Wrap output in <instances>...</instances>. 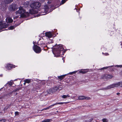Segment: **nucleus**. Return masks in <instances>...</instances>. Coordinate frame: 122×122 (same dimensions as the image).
<instances>
[{"label": "nucleus", "instance_id": "f257e3e1", "mask_svg": "<svg viewBox=\"0 0 122 122\" xmlns=\"http://www.w3.org/2000/svg\"><path fill=\"white\" fill-rule=\"evenodd\" d=\"M15 14L17 16L14 17V19L17 18L19 16L18 15H20L21 17H24L28 16L29 15V13L26 11L24 9V7L22 6L19 8V10L16 12Z\"/></svg>", "mask_w": 122, "mask_h": 122}, {"label": "nucleus", "instance_id": "f03ea898", "mask_svg": "<svg viewBox=\"0 0 122 122\" xmlns=\"http://www.w3.org/2000/svg\"><path fill=\"white\" fill-rule=\"evenodd\" d=\"M63 48L61 45H56L53 48V54L56 55V56L58 57L60 56L61 51H63Z\"/></svg>", "mask_w": 122, "mask_h": 122}, {"label": "nucleus", "instance_id": "7ed1b4c3", "mask_svg": "<svg viewBox=\"0 0 122 122\" xmlns=\"http://www.w3.org/2000/svg\"><path fill=\"white\" fill-rule=\"evenodd\" d=\"M41 6V4L38 2L32 1L30 5V6L32 8L37 9Z\"/></svg>", "mask_w": 122, "mask_h": 122}, {"label": "nucleus", "instance_id": "20e7f679", "mask_svg": "<svg viewBox=\"0 0 122 122\" xmlns=\"http://www.w3.org/2000/svg\"><path fill=\"white\" fill-rule=\"evenodd\" d=\"M34 51L36 53H40L41 51L40 48L37 45H34L33 47Z\"/></svg>", "mask_w": 122, "mask_h": 122}, {"label": "nucleus", "instance_id": "39448f33", "mask_svg": "<svg viewBox=\"0 0 122 122\" xmlns=\"http://www.w3.org/2000/svg\"><path fill=\"white\" fill-rule=\"evenodd\" d=\"M8 26V24L4 23L2 21L0 22V32L3 28H6Z\"/></svg>", "mask_w": 122, "mask_h": 122}, {"label": "nucleus", "instance_id": "423d86ee", "mask_svg": "<svg viewBox=\"0 0 122 122\" xmlns=\"http://www.w3.org/2000/svg\"><path fill=\"white\" fill-rule=\"evenodd\" d=\"M18 8V7L17 5H14L10 6L9 7V10L10 11H14L16 10Z\"/></svg>", "mask_w": 122, "mask_h": 122}, {"label": "nucleus", "instance_id": "0eeeda50", "mask_svg": "<svg viewBox=\"0 0 122 122\" xmlns=\"http://www.w3.org/2000/svg\"><path fill=\"white\" fill-rule=\"evenodd\" d=\"M119 86V82L116 83L115 84H113L111 85H110L108 86V88H114V87H118Z\"/></svg>", "mask_w": 122, "mask_h": 122}, {"label": "nucleus", "instance_id": "6e6552de", "mask_svg": "<svg viewBox=\"0 0 122 122\" xmlns=\"http://www.w3.org/2000/svg\"><path fill=\"white\" fill-rule=\"evenodd\" d=\"M113 77L112 75H110L106 74L103 75L102 77L104 79H111Z\"/></svg>", "mask_w": 122, "mask_h": 122}, {"label": "nucleus", "instance_id": "1a4fd4ad", "mask_svg": "<svg viewBox=\"0 0 122 122\" xmlns=\"http://www.w3.org/2000/svg\"><path fill=\"white\" fill-rule=\"evenodd\" d=\"M78 99L79 100H83L84 99H86V100H88L90 99V98L89 97H86L84 96H81L78 97Z\"/></svg>", "mask_w": 122, "mask_h": 122}, {"label": "nucleus", "instance_id": "9d476101", "mask_svg": "<svg viewBox=\"0 0 122 122\" xmlns=\"http://www.w3.org/2000/svg\"><path fill=\"white\" fill-rule=\"evenodd\" d=\"M15 66L10 64H8L7 65L6 68L8 69H10L12 67H15Z\"/></svg>", "mask_w": 122, "mask_h": 122}, {"label": "nucleus", "instance_id": "9b49d317", "mask_svg": "<svg viewBox=\"0 0 122 122\" xmlns=\"http://www.w3.org/2000/svg\"><path fill=\"white\" fill-rule=\"evenodd\" d=\"M6 21L7 23H11L13 21V20L11 18L8 17L6 19Z\"/></svg>", "mask_w": 122, "mask_h": 122}, {"label": "nucleus", "instance_id": "f8f14e48", "mask_svg": "<svg viewBox=\"0 0 122 122\" xmlns=\"http://www.w3.org/2000/svg\"><path fill=\"white\" fill-rule=\"evenodd\" d=\"M46 36L48 38H51L52 36V35L50 32H46Z\"/></svg>", "mask_w": 122, "mask_h": 122}, {"label": "nucleus", "instance_id": "ddd939ff", "mask_svg": "<svg viewBox=\"0 0 122 122\" xmlns=\"http://www.w3.org/2000/svg\"><path fill=\"white\" fill-rule=\"evenodd\" d=\"M71 97V96L69 94H67V95H63L61 96V97L64 99H66L68 98H69Z\"/></svg>", "mask_w": 122, "mask_h": 122}, {"label": "nucleus", "instance_id": "4468645a", "mask_svg": "<svg viewBox=\"0 0 122 122\" xmlns=\"http://www.w3.org/2000/svg\"><path fill=\"white\" fill-rule=\"evenodd\" d=\"M69 103V102H59L57 103H56L55 104V105H56L57 104H66L68 103Z\"/></svg>", "mask_w": 122, "mask_h": 122}, {"label": "nucleus", "instance_id": "2eb2a0df", "mask_svg": "<svg viewBox=\"0 0 122 122\" xmlns=\"http://www.w3.org/2000/svg\"><path fill=\"white\" fill-rule=\"evenodd\" d=\"M66 75H62L61 76H58V78L61 80L63 79L65 76Z\"/></svg>", "mask_w": 122, "mask_h": 122}, {"label": "nucleus", "instance_id": "dca6fc26", "mask_svg": "<svg viewBox=\"0 0 122 122\" xmlns=\"http://www.w3.org/2000/svg\"><path fill=\"white\" fill-rule=\"evenodd\" d=\"M51 121V119H47L44 120L43 121V122H50Z\"/></svg>", "mask_w": 122, "mask_h": 122}, {"label": "nucleus", "instance_id": "f3484780", "mask_svg": "<svg viewBox=\"0 0 122 122\" xmlns=\"http://www.w3.org/2000/svg\"><path fill=\"white\" fill-rule=\"evenodd\" d=\"M24 82L27 83H29L30 82V80L29 79H27L24 81Z\"/></svg>", "mask_w": 122, "mask_h": 122}, {"label": "nucleus", "instance_id": "a211bd4d", "mask_svg": "<svg viewBox=\"0 0 122 122\" xmlns=\"http://www.w3.org/2000/svg\"><path fill=\"white\" fill-rule=\"evenodd\" d=\"M73 96H71V98L73 99H75L76 98V94H73Z\"/></svg>", "mask_w": 122, "mask_h": 122}, {"label": "nucleus", "instance_id": "6ab92c4d", "mask_svg": "<svg viewBox=\"0 0 122 122\" xmlns=\"http://www.w3.org/2000/svg\"><path fill=\"white\" fill-rule=\"evenodd\" d=\"M6 2L7 3H10L13 0H6Z\"/></svg>", "mask_w": 122, "mask_h": 122}, {"label": "nucleus", "instance_id": "aec40b11", "mask_svg": "<svg viewBox=\"0 0 122 122\" xmlns=\"http://www.w3.org/2000/svg\"><path fill=\"white\" fill-rule=\"evenodd\" d=\"M8 83L10 85H12L13 84V82L12 81H10L8 82Z\"/></svg>", "mask_w": 122, "mask_h": 122}, {"label": "nucleus", "instance_id": "412c9836", "mask_svg": "<svg viewBox=\"0 0 122 122\" xmlns=\"http://www.w3.org/2000/svg\"><path fill=\"white\" fill-rule=\"evenodd\" d=\"M102 121L103 122H108L107 120L105 118L103 119H102Z\"/></svg>", "mask_w": 122, "mask_h": 122}, {"label": "nucleus", "instance_id": "4be33fe9", "mask_svg": "<svg viewBox=\"0 0 122 122\" xmlns=\"http://www.w3.org/2000/svg\"><path fill=\"white\" fill-rule=\"evenodd\" d=\"M14 27L13 26H11L8 29L9 30H12L14 29Z\"/></svg>", "mask_w": 122, "mask_h": 122}, {"label": "nucleus", "instance_id": "5701e85b", "mask_svg": "<svg viewBox=\"0 0 122 122\" xmlns=\"http://www.w3.org/2000/svg\"><path fill=\"white\" fill-rule=\"evenodd\" d=\"M55 105V104L52 105H51L50 106L48 107V109H49L50 108H51L52 107L54 106Z\"/></svg>", "mask_w": 122, "mask_h": 122}, {"label": "nucleus", "instance_id": "b1692460", "mask_svg": "<svg viewBox=\"0 0 122 122\" xmlns=\"http://www.w3.org/2000/svg\"><path fill=\"white\" fill-rule=\"evenodd\" d=\"M80 73H85L86 72L85 71H84L80 70L79 71Z\"/></svg>", "mask_w": 122, "mask_h": 122}, {"label": "nucleus", "instance_id": "393cba45", "mask_svg": "<svg viewBox=\"0 0 122 122\" xmlns=\"http://www.w3.org/2000/svg\"><path fill=\"white\" fill-rule=\"evenodd\" d=\"M115 66L117 67H122V65H116V66Z\"/></svg>", "mask_w": 122, "mask_h": 122}, {"label": "nucleus", "instance_id": "a878e982", "mask_svg": "<svg viewBox=\"0 0 122 122\" xmlns=\"http://www.w3.org/2000/svg\"><path fill=\"white\" fill-rule=\"evenodd\" d=\"M5 120L4 119H2L0 120V122H5Z\"/></svg>", "mask_w": 122, "mask_h": 122}, {"label": "nucleus", "instance_id": "bb28decb", "mask_svg": "<svg viewBox=\"0 0 122 122\" xmlns=\"http://www.w3.org/2000/svg\"><path fill=\"white\" fill-rule=\"evenodd\" d=\"M119 86H122V82H119Z\"/></svg>", "mask_w": 122, "mask_h": 122}, {"label": "nucleus", "instance_id": "cd10ccee", "mask_svg": "<svg viewBox=\"0 0 122 122\" xmlns=\"http://www.w3.org/2000/svg\"><path fill=\"white\" fill-rule=\"evenodd\" d=\"M15 115H19V112H15Z\"/></svg>", "mask_w": 122, "mask_h": 122}, {"label": "nucleus", "instance_id": "c85d7f7f", "mask_svg": "<svg viewBox=\"0 0 122 122\" xmlns=\"http://www.w3.org/2000/svg\"><path fill=\"white\" fill-rule=\"evenodd\" d=\"M48 7H47L46 9L45 10V11L46 12L48 10Z\"/></svg>", "mask_w": 122, "mask_h": 122}, {"label": "nucleus", "instance_id": "c756f323", "mask_svg": "<svg viewBox=\"0 0 122 122\" xmlns=\"http://www.w3.org/2000/svg\"><path fill=\"white\" fill-rule=\"evenodd\" d=\"M48 107H47L46 108H45L43 109L42 110H47V109H48Z\"/></svg>", "mask_w": 122, "mask_h": 122}, {"label": "nucleus", "instance_id": "7c9ffc66", "mask_svg": "<svg viewBox=\"0 0 122 122\" xmlns=\"http://www.w3.org/2000/svg\"><path fill=\"white\" fill-rule=\"evenodd\" d=\"M65 0H62V4H64L65 2Z\"/></svg>", "mask_w": 122, "mask_h": 122}, {"label": "nucleus", "instance_id": "2f4dec72", "mask_svg": "<svg viewBox=\"0 0 122 122\" xmlns=\"http://www.w3.org/2000/svg\"><path fill=\"white\" fill-rule=\"evenodd\" d=\"M105 55H109V54L107 53H106L105 54Z\"/></svg>", "mask_w": 122, "mask_h": 122}, {"label": "nucleus", "instance_id": "473e14b6", "mask_svg": "<svg viewBox=\"0 0 122 122\" xmlns=\"http://www.w3.org/2000/svg\"><path fill=\"white\" fill-rule=\"evenodd\" d=\"M108 67H104L103 68H104V69H107V68H108Z\"/></svg>", "mask_w": 122, "mask_h": 122}, {"label": "nucleus", "instance_id": "72a5a7b5", "mask_svg": "<svg viewBox=\"0 0 122 122\" xmlns=\"http://www.w3.org/2000/svg\"><path fill=\"white\" fill-rule=\"evenodd\" d=\"M26 83V82H25L24 83V85H25V83Z\"/></svg>", "mask_w": 122, "mask_h": 122}, {"label": "nucleus", "instance_id": "f704fd0d", "mask_svg": "<svg viewBox=\"0 0 122 122\" xmlns=\"http://www.w3.org/2000/svg\"><path fill=\"white\" fill-rule=\"evenodd\" d=\"M17 93H16L15 94V95H17Z\"/></svg>", "mask_w": 122, "mask_h": 122}]
</instances>
